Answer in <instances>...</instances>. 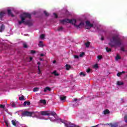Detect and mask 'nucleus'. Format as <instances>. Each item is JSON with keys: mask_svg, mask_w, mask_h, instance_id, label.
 Listing matches in <instances>:
<instances>
[{"mask_svg": "<svg viewBox=\"0 0 127 127\" xmlns=\"http://www.w3.org/2000/svg\"><path fill=\"white\" fill-rule=\"evenodd\" d=\"M122 51H125V48L124 47L121 48Z\"/></svg>", "mask_w": 127, "mask_h": 127, "instance_id": "46", "label": "nucleus"}, {"mask_svg": "<svg viewBox=\"0 0 127 127\" xmlns=\"http://www.w3.org/2000/svg\"><path fill=\"white\" fill-rule=\"evenodd\" d=\"M62 29H63V28L62 27H61L58 28L59 31H61V30H62Z\"/></svg>", "mask_w": 127, "mask_h": 127, "instance_id": "42", "label": "nucleus"}, {"mask_svg": "<svg viewBox=\"0 0 127 127\" xmlns=\"http://www.w3.org/2000/svg\"><path fill=\"white\" fill-rule=\"evenodd\" d=\"M124 121L126 123H127V115H125L124 117Z\"/></svg>", "mask_w": 127, "mask_h": 127, "instance_id": "38", "label": "nucleus"}, {"mask_svg": "<svg viewBox=\"0 0 127 127\" xmlns=\"http://www.w3.org/2000/svg\"><path fill=\"white\" fill-rule=\"evenodd\" d=\"M91 71H92V69H91L90 68H88V69H87L86 72L87 73H90Z\"/></svg>", "mask_w": 127, "mask_h": 127, "instance_id": "39", "label": "nucleus"}, {"mask_svg": "<svg viewBox=\"0 0 127 127\" xmlns=\"http://www.w3.org/2000/svg\"><path fill=\"white\" fill-rule=\"evenodd\" d=\"M58 121H60V123H62V124H64L65 127H75V125L70 122H68L65 120H63L60 119H58Z\"/></svg>", "mask_w": 127, "mask_h": 127, "instance_id": "5", "label": "nucleus"}, {"mask_svg": "<svg viewBox=\"0 0 127 127\" xmlns=\"http://www.w3.org/2000/svg\"><path fill=\"white\" fill-rule=\"evenodd\" d=\"M73 57L74 58V59H79V56L78 55H74Z\"/></svg>", "mask_w": 127, "mask_h": 127, "instance_id": "34", "label": "nucleus"}, {"mask_svg": "<svg viewBox=\"0 0 127 127\" xmlns=\"http://www.w3.org/2000/svg\"><path fill=\"white\" fill-rule=\"evenodd\" d=\"M125 73V71H122V72H119L118 74H117V76L118 77H120V76H121L122 74H124Z\"/></svg>", "mask_w": 127, "mask_h": 127, "instance_id": "26", "label": "nucleus"}, {"mask_svg": "<svg viewBox=\"0 0 127 127\" xmlns=\"http://www.w3.org/2000/svg\"><path fill=\"white\" fill-rule=\"evenodd\" d=\"M32 113L31 112H28L27 111H25L23 113L22 116L23 117H30V116H32Z\"/></svg>", "mask_w": 127, "mask_h": 127, "instance_id": "8", "label": "nucleus"}, {"mask_svg": "<svg viewBox=\"0 0 127 127\" xmlns=\"http://www.w3.org/2000/svg\"><path fill=\"white\" fill-rule=\"evenodd\" d=\"M39 46H40V47H43L44 46V45H43V42H42V41L39 42Z\"/></svg>", "mask_w": 127, "mask_h": 127, "instance_id": "16", "label": "nucleus"}, {"mask_svg": "<svg viewBox=\"0 0 127 127\" xmlns=\"http://www.w3.org/2000/svg\"><path fill=\"white\" fill-rule=\"evenodd\" d=\"M85 55V53H81L79 55V57H83Z\"/></svg>", "mask_w": 127, "mask_h": 127, "instance_id": "35", "label": "nucleus"}, {"mask_svg": "<svg viewBox=\"0 0 127 127\" xmlns=\"http://www.w3.org/2000/svg\"><path fill=\"white\" fill-rule=\"evenodd\" d=\"M85 46H86V47H89V46H90V42H87L85 44Z\"/></svg>", "mask_w": 127, "mask_h": 127, "instance_id": "31", "label": "nucleus"}, {"mask_svg": "<svg viewBox=\"0 0 127 127\" xmlns=\"http://www.w3.org/2000/svg\"><path fill=\"white\" fill-rule=\"evenodd\" d=\"M86 29H90V28H91V27H93L95 29H97V28H98V27L96 25H93V24L91 23L89 21H87L86 22Z\"/></svg>", "mask_w": 127, "mask_h": 127, "instance_id": "6", "label": "nucleus"}, {"mask_svg": "<svg viewBox=\"0 0 127 127\" xmlns=\"http://www.w3.org/2000/svg\"><path fill=\"white\" fill-rule=\"evenodd\" d=\"M23 46L24 47V48H27V44H26V43H24L23 44Z\"/></svg>", "mask_w": 127, "mask_h": 127, "instance_id": "32", "label": "nucleus"}, {"mask_svg": "<svg viewBox=\"0 0 127 127\" xmlns=\"http://www.w3.org/2000/svg\"><path fill=\"white\" fill-rule=\"evenodd\" d=\"M109 111L108 110H106L104 111V115H108V114H109Z\"/></svg>", "mask_w": 127, "mask_h": 127, "instance_id": "27", "label": "nucleus"}, {"mask_svg": "<svg viewBox=\"0 0 127 127\" xmlns=\"http://www.w3.org/2000/svg\"><path fill=\"white\" fill-rule=\"evenodd\" d=\"M4 105H0V108H1L2 109H4Z\"/></svg>", "mask_w": 127, "mask_h": 127, "instance_id": "41", "label": "nucleus"}, {"mask_svg": "<svg viewBox=\"0 0 127 127\" xmlns=\"http://www.w3.org/2000/svg\"><path fill=\"white\" fill-rule=\"evenodd\" d=\"M73 101H74V102H76V101H77V99H76V98H75V99H74Z\"/></svg>", "mask_w": 127, "mask_h": 127, "instance_id": "48", "label": "nucleus"}, {"mask_svg": "<svg viewBox=\"0 0 127 127\" xmlns=\"http://www.w3.org/2000/svg\"><path fill=\"white\" fill-rule=\"evenodd\" d=\"M40 113L42 116H49V111H42Z\"/></svg>", "mask_w": 127, "mask_h": 127, "instance_id": "10", "label": "nucleus"}, {"mask_svg": "<svg viewBox=\"0 0 127 127\" xmlns=\"http://www.w3.org/2000/svg\"><path fill=\"white\" fill-rule=\"evenodd\" d=\"M19 99L20 101H23V100H25V99H24V96H22L20 97L19 98Z\"/></svg>", "mask_w": 127, "mask_h": 127, "instance_id": "28", "label": "nucleus"}, {"mask_svg": "<svg viewBox=\"0 0 127 127\" xmlns=\"http://www.w3.org/2000/svg\"><path fill=\"white\" fill-rule=\"evenodd\" d=\"M65 69L66 70H70L71 69V65L69 64H66L65 65Z\"/></svg>", "mask_w": 127, "mask_h": 127, "instance_id": "14", "label": "nucleus"}, {"mask_svg": "<svg viewBox=\"0 0 127 127\" xmlns=\"http://www.w3.org/2000/svg\"><path fill=\"white\" fill-rule=\"evenodd\" d=\"M103 59V56H98V57H97V59L98 60H101V59Z\"/></svg>", "mask_w": 127, "mask_h": 127, "instance_id": "30", "label": "nucleus"}, {"mask_svg": "<svg viewBox=\"0 0 127 127\" xmlns=\"http://www.w3.org/2000/svg\"><path fill=\"white\" fill-rule=\"evenodd\" d=\"M80 76H82V77H85L86 76V73L81 72L79 73Z\"/></svg>", "mask_w": 127, "mask_h": 127, "instance_id": "22", "label": "nucleus"}, {"mask_svg": "<svg viewBox=\"0 0 127 127\" xmlns=\"http://www.w3.org/2000/svg\"><path fill=\"white\" fill-rule=\"evenodd\" d=\"M66 99V97L64 96H62L60 97V100L61 101H64Z\"/></svg>", "mask_w": 127, "mask_h": 127, "instance_id": "18", "label": "nucleus"}, {"mask_svg": "<svg viewBox=\"0 0 127 127\" xmlns=\"http://www.w3.org/2000/svg\"><path fill=\"white\" fill-rule=\"evenodd\" d=\"M54 15L55 18H57V14H56V13H54Z\"/></svg>", "mask_w": 127, "mask_h": 127, "instance_id": "44", "label": "nucleus"}, {"mask_svg": "<svg viewBox=\"0 0 127 127\" xmlns=\"http://www.w3.org/2000/svg\"><path fill=\"white\" fill-rule=\"evenodd\" d=\"M29 106V105H30V102H26V101H25L24 102V106Z\"/></svg>", "mask_w": 127, "mask_h": 127, "instance_id": "19", "label": "nucleus"}, {"mask_svg": "<svg viewBox=\"0 0 127 127\" xmlns=\"http://www.w3.org/2000/svg\"><path fill=\"white\" fill-rule=\"evenodd\" d=\"M49 116L50 115H51V116H53V117L51 118L49 117V120H50V121L51 122H57L58 123H60V122L58 120H59L60 118L57 119H55V117H54V116H55V115H56V113L55 112L53 111H49Z\"/></svg>", "mask_w": 127, "mask_h": 127, "instance_id": "4", "label": "nucleus"}, {"mask_svg": "<svg viewBox=\"0 0 127 127\" xmlns=\"http://www.w3.org/2000/svg\"><path fill=\"white\" fill-rule=\"evenodd\" d=\"M27 61H28V62H30V61H32V58L30 57L29 59H27Z\"/></svg>", "mask_w": 127, "mask_h": 127, "instance_id": "37", "label": "nucleus"}, {"mask_svg": "<svg viewBox=\"0 0 127 127\" xmlns=\"http://www.w3.org/2000/svg\"><path fill=\"white\" fill-rule=\"evenodd\" d=\"M106 50L107 52H110V51H111V49H110L108 47L106 48Z\"/></svg>", "mask_w": 127, "mask_h": 127, "instance_id": "33", "label": "nucleus"}, {"mask_svg": "<svg viewBox=\"0 0 127 127\" xmlns=\"http://www.w3.org/2000/svg\"><path fill=\"white\" fill-rule=\"evenodd\" d=\"M30 53H31L32 54H33L35 53V51H30Z\"/></svg>", "mask_w": 127, "mask_h": 127, "instance_id": "45", "label": "nucleus"}, {"mask_svg": "<svg viewBox=\"0 0 127 127\" xmlns=\"http://www.w3.org/2000/svg\"><path fill=\"white\" fill-rule=\"evenodd\" d=\"M4 30V25L0 23V32H2Z\"/></svg>", "mask_w": 127, "mask_h": 127, "instance_id": "11", "label": "nucleus"}, {"mask_svg": "<svg viewBox=\"0 0 127 127\" xmlns=\"http://www.w3.org/2000/svg\"><path fill=\"white\" fill-rule=\"evenodd\" d=\"M109 45L111 47L118 48L122 45V41L116 36H113L110 40L109 43Z\"/></svg>", "mask_w": 127, "mask_h": 127, "instance_id": "2", "label": "nucleus"}, {"mask_svg": "<svg viewBox=\"0 0 127 127\" xmlns=\"http://www.w3.org/2000/svg\"><path fill=\"white\" fill-rule=\"evenodd\" d=\"M40 60L41 61V60H42L41 59Z\"/></svg>", "mask_w": 127, "mask_h": 127, "instance_id": "51", "label": "nucleus"}, {"mask_svg": "<svg viewBox=\"0 0 127 127\" xmlns=\"http://www.w3.org/2000/svg\"><path fill=\"white\" fill-rule=\"evenodd\" d=\"M11 11H15V8L14 7H9L7 9V12L9 15H10L11 16H14V15L12 14Z\"/></svg>", "mask_w": 127, "mask_h": 127, "instance_id": "7", "label": "nucleus"}, {"mask_svg": "<svg viewBox=\"0 0 127 127\" xmlns=\"http://www.w3.org/2000/svg\"><path fill=\"white\" fill-rule=\"evenodd\" d=\"M37 65H38V74H41V70H40V68L41 67L40 63L38 62Z\"/></svg>", "mask_w": 127, "mask_h": 127, "instance_id": "9", "label": "nucleus"}, {"mask_svg": "<svg viewBox=\"0 0 127 127\" xmlns=\"http://www.w3.org/2000/svg\"><path fill=\"white\" fill-rule=\"evenodd\" d=\"M33 92H38V91H39V88L38 87H35L33 90Z\"/></svg>", "mask_w": 127, "mask_h": 127, "instance_id": "21", "label": "nucleus"}, {"mask_svg": "<svg viewBox=\"0 0 127 127\" xmlns=\"http://www.w3.org/2000/svg\"><path fill=\"white\" fill-rule=\"evenodd\" d=\"M116 85H118V86H123L124 85V82L122 81H117Z\"/></svg>", "mask_w": 127, "mask_h": 127, "instance_id": "12", "label": "nucleus"}, {"mask_svg": "<svg viewBox=\"0 0 127 127\" xmlns=\"http://www.w3.org/2000/svg\"><path fill=\"white\" fill-rule=\"evenodd\" d=\"M120 59H121V57L120 56V55H117V56L116 57V60H120Z\"/></svg>", "mask_w": 127, "mask_h": 127, "instance_id": "29", "label": "nucleus"}, {"mask_svg": "<svg viewBox=\"0 0 127 127\" xmlns=\"http://www.w3.org/2000/svg\"><path fill=\"white\" fill-rule=\"evenodd\" d=\"M31 15L30 14L27 13H23L20 15V20H18V24H22L25 23L26 24H29L30 21H26V18H30Z\"/></svg>", "mask_w": 127, "mask_h": 127, "instance_id": "3", "label": "nucleus"}, {"mask_svg": "<svg viewBox=\"0 0 127 127\" xmlns=\"http://www.w3.org/2000/svg\"><path fill=\"white\" fill-rule=\"evenodd\" d=\"M102 40H104V38H102Z\"/></svg>", "mask_w": 127, "mask_h": 127, "instance_id": "50", "label": "nucleus"}, {"mask_svg": "<svg viewBox=\"0 0 127 127\" xmlns=\"http://www.w3.org/2000/svg\"><path fill=\"white\" fill-rule=\"evenodd\" d=\"M45 35L44 34H42L40 36V39H44Z\"/></svg>", "mask_w": 127, "mask_h": 127, "instance_id": "25", "label": "nucleus"}, {"mask_svg": "<svg viewBox=\"0 0 127 127\" xmlns=\"http://www.w3.org/2000/svg\"><path fill=\"white\" fill-rule=\"evenodd\" d=\"M93 68H94L95 69H98V68H99V64H95L93 65Z\"/></svg>", "mask_w": 127, "mask_h": 127, "instance_id": "24", "label": "nucleus"}, {"mask_svg": "<svg viewBox=\"0 0 127 127\" xmlns=\"http://www.w3.org/2000/svg\"><path fill=\"white\" fill-rule=\"evenodd\" d=\"M40 102L42 104H43L44 105H45V104H46V101L45 100H41L40 101Z\"/></svg>", "mask_w": 127, "mask_h": 127, "instance_id": "23", "label": "nucleus"}, {"mask_svg": "<svg viewBox=\"0 0 127 127\" xmlns=\"http://www.w3.org/2000/svg\"><path fill=\"white\" fill-rule=\"evenodd\" d=\"M11 106L13 107V108H15V103H14V102H12L11 103Z\"/></svg>", "mask_w": 127, "mask_h": 127, "instance_id": "36", "label": "nucleus"}, {"mask_svg": "<svg viewBox=\"0 0 127 127\" xmlns=\"http://www.w3.org/2000/svg\"><path fill=\"white\" fill-rule=\"evenodd\" d=\"M40 56H42V57L44 56V54H42L40 55Z\"/></svg>", "mask_w": 127, "mask_h": 127, "instance_id": "47", "label": "nucleus"}, {"mask_svg": "<svg viewBox=\"0 0 127 127\" xmlns=\"http://www.w3.org/2000/svg\"><path fill=\"white\" fill-rule=\"evenodd\" d=\"M12 124L13 126H16V124H17V122H16V120H12Z\"/></svg>", "mask_w": 127, "mask_h": 127, "instance_id": "20", "label": "nucleus"}, {"mask_svg": "<svg viewBox=\"0 0 127 127\" xmlns=\"http://www.w3.org/2000/svg\"><path fill=\"white\" fill-rule=\"evenodd\" d=\"M44 13H45V15H49V14L46 11H44Z\"/></svg>", "mask_w": 127, "mask_h": 127, "instance_id": "40", "label": "nucleus"}, {"mask_svg": "<svg viewBox=\"0 0 127 127\" xmlns=\"http://www.w3.org/2000/svg\"><path fill=\"white\" fill-rule=\"evenodd\" d=\"M53 63H54V64L56 63V61H53Z\"/></svg>", "mask_w": 127, "mask_h": 127, "instance_id": "49", "label": "nucleus"}, {"mask_svg": "<svg viewBox=\"0 0 127 127\" xmlns=\"http://www.w3.org/2000/svg\"><path fill=\"white\" fill-rule=\"evenodd\" d=\"M47 91H51V89L49 87H47L44 89V92L46 93Z\"/></svg>", "mask_w": 127, "mask_h": 127, "instance_id": "13", "label": "nucleus"}, {"mask_svg": "<svg viewBox=\"0 0 127 127\" xmlns=\"http://www.w3.org/2000/svg\"><path fill=\"white\" fill-rule=\"evenodd\" d=\"M52 74H54L55 76H59V73H58L56 70L54 71Z\"/></svg>", "mask_w": 127, "mask_h": 127, "instance_id": "17", "label": "nucleus"}, {"mask_svg": "<svg viewBox=\"0 0 127 127\" xmlns=\"http://www.w3.org/2000/svg\"><path fill=\"white\" fill-rule=\"evenodd\" d=\"M60 23L61 24H66V23H71L74 27L76 28H82L84 27V22H81L80 20H76L75 19H65L64 20H60Z\"/></svg>", "mask_w": 127, "mask_h": 127, "instance_id": "1", "label": "nucleus"}, {"mask_svg": "<svg viewBox=\"0 0 127 127\" xmlns=\"http://www.w3.org/2000/svg\"><path fill=\"white\" fill-rule=\"evenodd\" d=\"M5 124L6 127H8V122L5 121Z\"/></svg>", "mask_w": 127, "mask_h": 127, "instance_id": "43", "label": "nucleus"}, {"mask_svg": "<svg viewBox=\"0 0 127 127\" xmlns=\"http://www.w3.org/2000/svg\"><path fill=\"white\" fill-rule=\"evenodd\" d=\"M5 14V12L4 11H2L0 12V18H1V17H2V16H3L4 14Z\"/></svg>", "mask_w": 127, "mask_h": 127, "instance_id": "15", "label": "nucleus"}]
</instances>
